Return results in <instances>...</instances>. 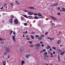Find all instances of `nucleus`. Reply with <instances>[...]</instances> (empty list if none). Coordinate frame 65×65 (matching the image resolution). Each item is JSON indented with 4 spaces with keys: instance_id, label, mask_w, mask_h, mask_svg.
Instances as JSON below:
<instances>
[{
    "instance_id": "obj_1",
    "label": "nucleus",
    "mask_w": 65,
    "mask_h": 65,
    "mask_svg": "<svg viewBox=\"0 0 65 65\" xmlns=\"http://www.w3.org/2000/svg\"><path fill=\"white\" fill-rule=\"evenodd\" d=\"M25 50V48L24 46H22L19 48V50L20 52H22L24 51Z\"/></svg>"
},
{
    "instance_id": "obj_2",
    "label": "nucleus",
    "mask_w": 65,
    "mask_h": 65,
    "mask_svg": "<svg viewBox=\"0 0 65 65\" xmlns=\"http://www.w3.org/2000/svg\"><path fill=\"white\" fill-rule=\"evenodd\" d=\"M35 45L36 46H37L38 47H40L41 46V45H40V44H39V43H37L35 44Z\"/></svg>"
},
{
    "instance_id": "obj_3",
    "label": "nucleus",
    "mask_w": 65,
    "mask_h": 65,
    "mask_svg": "<svg viewBox=\"0 0 65 65\" xmlns=\"http://www.w3.org/2000/svg\"><path fill=\"white\" fill-rule=\"evenodd\" d=\"M15 24V25L18 24V21L17 19H15L14 20Z\"/></svg>"
},
{
    "instance_id": "obj_4",
    "label": "nucleus",
    "mask_w": 65,
    "mask_h": 65,
    "mask_svg": "<svg viewBox=\"0 0 65 65\" xmlns=\"http://www.w3.org/2000/svg\"><path fill=\"white\" fill-rule=\"evenodd\" d=\"M50 17L52 18V19H53L54 20H57V19L54 17L50 16Z\"/></svg>"
},
{
    "instance_id": "obj_5",
    "label": "nucleus",
    "mask_w": 65,
    "mask_h": 65,
    "mask_svg": "<svg viewBox=\"0 0 65 65\" xmlns=\"http://www.w3.org/2000/svg\"><path fill=\"white\" fill-rule=\"evenodd\" d=\"M30 55L29 54V55H25V57L26 58H28L29 57H30Z\"/></svg>"
},
{
    "instance_id": "obj_6",
    "label": "nucleus",
    "mask_w": 65,
    "mask_h": 65,
    "mask_svg": "<svg viewBox=\"0 0 65 65\" xmlns=\"http://www.w3.org/2000/svg\"><path fill=\"white\" fill-rule=\"evenodd\" d=\"M28 19H33V17L32 16H28Z\"/></svg>"
},
{
    "instance_id": "obj_7",
    "label": "nucleus",
    "mask_w": 65,
    "mask_h": 65,
    "mask_svg": "<svg viewBox=\"0 0 65 65\" xmlns=\"http://www.w3.org/2000/svg\"><path fill=\"white\" fill-rule=\"evenodd\" d=\"M13 20V19H10V20L9 21V23H10V24H12Z\"/></svg>"
},
{
    "instance_id": "obj_8",
    "label": "nucleus",
    "mask_w": 65,
    "mask_h": 65,
    "mask_svg": "<svg viewBox=\"0 0 65 65\" xmlns=\"http://www.w3.org/2000/svg\"><path fill=\"white\" fill-rule=\"evenodd\" d=\"M57 50L58 52H59V53H61L62 52V51H61L60 49H57Z\"/></svg>"
},
{
    "instance_id": "obj_9",
    "label": "nucleus",
    "mask_w": 65,
    "mask_h": 65,
    "mask_svg": "<svg viewBox=\"0 0 65 65\" xmlns=\"http://www.w3.org/2000/svg\"><path fill=\"white\" fill-rule=\"evenodd\" d=\"M46 48L47 50L48 49L51 48V46H50L49 45H47V47H46Z\"/></svg>"
},
{
    "instance_id": "obj_10",
    "label": "nucleus",
    "mask_w": 65,
    "mask_h": 65,
    "mask_svg": "<svg viewBox=\"0 0 65 65\" xmlns=\"http://www.w3.org/2000/svg\"><path fill=\"white\" fill-rule=\"evenodd\" d=\"M24 64H25V61H24V60H22L21 65H24Z\"/></svg>"
},
{
    "instance_id": "obj_11",
    "label": "nucleus",
    "mask_w": 65,
    "mask_h": 65,
    "mask_svg": "<svg viewBox=\"0 0 65 65\" xmlns=\"http://www.w3.org/2000/svg\"><path fill=\"white\" fill-rule=\"evenodd\" d=\"M61 42V40H58L57 42V44H59Z\"/></svg>"
},
{
    "instance_id": "obj_12",
    "label": "nucleus",
    "mask_w": 65,
    "mask_h": 65,
    "mask_svg": "<svg viewBox=\"0 0 65 65\" xmlns=\"http://www.w3.org/2000/svg\"><path fill=\"white\" fill-rule=\"evenodd\" d=\"M28 8L30 9H35V8L33 7H29Z\"/></svg>"
},
{
    "instance_id": "obj_13",
    "label": "nucleus",
    "mask_w": 65,
    "mask_h": 65,
    "mask_svg": "<svg viewBox=\"0 0 65 65\" xmlns=\"http://www.w3.org/2000/svg\"><path fill=\"white\" fill-rule=\"evenodd\" d=\"M65 51H64L63 52H61V56H63L64 54V53H65Z\"/></svg>"
},
{
    "instance_id": "obj_14",
    "label": "nucleus",
    "mask_w": 65,
    "mask_h": 65,
    "mask_svg": "<svg viewBox=\"0 0 65 65\" xmlns=\"http://www.w3.org/2000/svg\"><path fill=\"white\" fill-rule=\"evenodd\" d=\"M13 39L14 41H15V36H13Z\"/></svg>"
},
{
    "instance_id": "obj_15",
    "label": "nucleus",
    "mask_w": 65,
    "mask_h": 65,
    "mask_svg": "<svg viewBox=\"0 0 65 65\" xmlns=\"http://www.w3.org/2000/svg\"><path fill=\"white\" fill-rule=\"evenodd\" d=\"M42 39V38L41 37H40L38 39V40H41Z\"/></svg>"
},
{
    "instance_id": "obj_16",
    "label": "nucleus",
    "mask_w": 65,
    "mask_h": 65,
    "mask_svg": "<svg viewBox=\"0 0 65 65\" xmlns=\"http://www.w3.org/2000/svg\"><path fill=\"white\" fill-rule=\"evenodd\" d=\"M44 56L46 58H48V57H49V55H45Z\"/></svg>"
},
{
    "instance_id": "obj_17",
    "label": "nucleus",
    "mask_w": 65,
    "mask_h": 65,
    "mask_svg": "<svg viewBox=\"0 0 65 65\" xmlns=\"http://www.w3.org/2000/svg\"><path fill=\"white\" fill-rule=\"evenodd\" d=\"M23 16H24V17H25V18H27V19L28 18V16L27 17L26 15H23Z\"/></svg>"
},
{
    "instance_id": "obj_18",
    "label": "nucleus",
    "mask_w": 65,
    "mask_h": 65,
    "mask_svg": "<svg viewBox=\"0 0 65 65\" xmlns=\"http://www.w3.org/2000/svg\"><path fill=\"white\" fill-rule=\"evenodd\" d=\"M34 18L35 19H39V18L37 16H35Z\"/></svg>"
},
{
    "instance_id": "obj_19",
    "label": "nucleus",
    "mask_w": 65,
    "mask_h": 65,
    "mask_svg": "<svg viewBox=\"0 0 65 65\" xmlns=\"http://www.w3.org/2000/svg\"><path fill=\"white\" fill-rule=\"evenodd\" d=\"M7 52H5L4 54V56H5L6 55H7Z\"/></svg>"
},
{
    "instance_id": "obj_20",
    "label": "nucleus",
    "mask_w": 65,
    "mask_h": 65,
    "mask_svg": "<svg viewBox=\"0 0 65 65\" xmlns=\"http://www.w3.org/2000/svg\"><path fill=\"white\" fill-rule=\"evenodd\" d=\"M52 48L55 50H56V48L55 47L53 46L52 47Z\"/></svg>"
},
{
    "instance_id": "obj_21",
    "label": "nucleus",
    "mask_w": 65,
    "mask_h": 65,
    "mask_svg": "<svg viewBox=\"0 0 65 65\" xmlns=\"http://www.w3.org/2000/svg\"><path fill=\"white\" fill-rule=\"evenodd\" d=\"M47 39H49L51 40H52V39L50 37H48L47 38H46Z\"/></svg>"
},
{
    "instance_id": "obj_22",
    "label": "nucleus",
    "mask_w": 65,
    "mask_h": 65,
    "mask_svg": "<svg viewBox=\"0 0 65 65\" xmlns=\"http://www.w3.org/2000/svg\"><path fill=\"white\" fill-rule=\"evenodd\" d=\"M10 18H14V16L13 15H11Z\"/></svg>"
},
{
    "instance_id": "obj_23",
    "label": "nucleus",
    "mask_w": 65,
    "mask_h": 65,
    "mask_svg": "<svg viewBox=\"0 0 65 65\" xmlns=\"http://www.w3.org/2000/svg\"><path fill=\"white\" fill-rule=\"evenodd\" d=\"M62 11H65V8H62Z\"/></svg>"
},
{
    "instance_id": "obj_24",
    "label": "nucleus",
    "mask_w": 65,
    "mask_h": 65,
    "mask_svg": "<svg viewBox=\"0 0 65 65\" xmlns=\"http://www.w3.org/2000/svg\"><path fill=\"white\" fill-rule=\"evenodd\" d=\"M10 32H11L10 35H11V34H12V32H13V31L11 30L10 31Z\"/></svg>"
},
{
    "instance_id": "obj_25",
    "label": "nucleus",
    "mask_w": 65,
    "mask_h": 65,
    "mask_svg": "<svg viewBox=\"0 0 65 65\" xmlns=\"http://www.w3.org/2000/svg\"><path fill=\"white\" fill-rule=\"evenodd\" d=\"M30 36L32 39H34V36H32V35H30Z\"/></svg>"
},
{
    "instance_id": "obj_26",
    "label": "nucleus",
    "mask_w": 65,
    "mask_h": 65,
    "mask_svg": "<svg viewBox=\"0 0 65 65\" xmlns=\"http://www.w3.org/2000/svg\"><path fill=\"white\" fill-rule=\"evenodd\" d=\"M7 52H10V50H9V49L7 50Z\"/></svg>"
},
{
    "instance_id": "obj_27",
    "label": "nucleus",
    "mask_w": 65,
    "mask_h": 65,
    "mask_svg": "<svg viewBox=\"0 0 65 65\" xmlns=\"http://www.w3.org/2000/svg\"><path fill=\"white\" fill-rule=\"evenodd\" d=\"M44 55H47V53L46 52H45L44 53Z\"/></svg>"
},
{
    "instance_id": "obj_28",
    "label": "nucleus",
    "mask_w": 65,
    "mask_h": 65,
    "mask_svg": "<svg viewBox=\"0 0 65 65\" xmlns=\"http://www.w3.org/2000/svg\"><path fill=\"white\" fill-rule=\"evenodd\" d=\"M3 65H6V62H3Z\"/></svg>"
},
{
    "instance_id": "obj_29",
    "label": "nucleus",
    "mask_w": 65,
    "mask_h": 65,
    "mask_svg": "<svg viewBox=\"0 0 65 65\" xmlns=\"http://www.w3.org/2000/svg\"><path fill=\"white\" fill-rule=\"evenodd\" d=\"M23 11H24V12H28V10H23Z\"/></svg>"
},
{
    "instance_id": "obj_30",
    "label": "nucleus",
    "mask_w": 65,
    "mask_h": 65,
    "mask_svg": "<svg viewBox=\"0 0 65 65\" xmlns=\"http://www.w3.org/2000/svg\"><path fill=\"white\" fill-rule=\"evenodd\" d=\"M35 36L36 37H37V38H38L39 37V36L38 35H36Z\"/></svg>"
},
{
    "instance_id": "obj_31",
    "label": "nucleus",
    "mask_w": 65,
    "mask_h": 65,
    "mask_svg": "<svg viewBox=\"0 0 65 65\" xmlns=\"http://www.w3.org/2000/svg\"><path fill=\"white\" fill-rule=\"evenodd\" d=\"M60 14H61V13H60V12L58 13H57V15H60Z\"/></svg>"
},
{
    "instance_id": "obj_32",
    "label": "nucleus",
    "mask_w": 65,
    "mask_h": 65,
    "mask_svg": "<svg viewBox=\"0 0 65 65\" xmlns=\"http://www.w3.org/2000/svg\"><path fill=\"white\" fill-rule=\"evenodd\" d=\"M0 40H5V39H2L1 38V37H0Z\"/></svg>"
},
{
    "instance_id": "obj_33",
    "label": "nucleus",
    "mask_w": 65,
    "mask_h": 65,
    "mask_svg": "<svg viewBox=\"0 0 65 65\" xmlns=\"http://www.w3.org/2000/svg\"><path fill=\"white\" fill-rule=\"evenodd\" d=\"M58 4V3H56L55 4H54V6H56V5H57Z\"/></svg>"
},
{
    "instance_id": "obj_34",
    "label": "nucleus",
    "mask_w": 65,
    "mask_h": 65,
    "mask_svg": "<svg viewBox=\"0 0 65 65\" xmlns=\"http://www.w3.org/2000/svg\"><path fill=\"white\" fill-rule=\"evenodd\" d=\"M52 25H53V26H55V24L54 23H52Z\"/></svg>"
},
{
    "instance_id": "obj_35",
    "label": "nucleus",
    "mask_w": 65,
    "mask_h": 65,
    "mask_svg": "<svg viewBox=\"0 0 65 65\" xmlns=\"http://www.w3.org/2000/svg\"><path fill=\"white\" fill-rule=\"evenodd\" d=\"M30 47H33V45H31L30 46Z\"/></svg>"
},
{
    "instance_id": "obj_36",
    "label": "nucleus",
    "mask_w": 65,
    "mask_h": 65,
    "mask_svg": "<svg viewBox=\"0 0 65 65\" xmlns=\"http://www.w3.org/2000/svg\"><path fill=\"white\" fill-rule=\"evenodd\" d=\"M21 20H22V21H24V18H23V17H21Z\"/></svg>"
},
{
    "instance_id": "obj_37",
    "label": "nucleus",
    "mask_w": 65,
    "mask_h": 65,
    "mask_svg": "<svg viewBox=\"0 0 65 65\" xmlns=\"http://www.w3.org/2000/svg\"><path fill=\"white\" fill-rule=\"evenodd\" d=\"M31 12H28V14L29 15H30Z\"/></svg>"
},
{
    "instance_id": "obj_38",
    "label": "nucleus",
    "mask_w": 65,
    "mask_h": 65,
    "mask_svg": "<svg viewBox=\"0 0 65 65\" xmlns=\"http://www.w3.org/2000/svg\"><path fill=\"white\" fill-rule=\"evenodd\" d=\"M34 15H37V14L36 13H34Z\"/></svg>"
},
{
    "instance_id": "obj_39",
    "label": "nucleus",
    "mask_w": 65,
    "mask_h": 65,
    "mask_svg": "<svg viewBox=\"0 0 65 65\" xmlns=\"http://www.w3.org/2000/svg\"><path fill=\"white\" fill-rule=\"evenodd\" d=\"M46 51V49H44L43 50V52H45Z\"/></svg>"
},
{
    "instance_id": "obj_40",
    "label": "nucleus",
    "mask_w": 65,
    "mask_h": 65,
    "mask_svg": "<svg viewBox=\"0 0 65 65\" xmlns=\"http://www.w3.org/2000/svg\"><path fill=\"white\" fill-rule=\"evenodd\" d=\"M1 43V44H4V42H2Z\"/></svg>"
},
{
    "instance_id": "obj_41",
    "label": "nucleus",
    "mask_w": 65,
    "mask_h": 65,
    "mask_svg": "<svg viewBox=\"0 0 65 65\" xmlns=\"http://www.w3.org/2000/svg\"><path fill=\"white\" fill-rule=\"evenodd\" d=\"M33 14H34L32 12H30V15H33Z\"/></svg>"
},
{
    "instance_id": "obj_42",
    "label": "nucleus",
    "mask_w": 65,
    "mask_h": 65,
    "mask_svg": "<svg viewBox=\"0 0 65 65\" xmlns=\"http://www.w3.org/2000/svg\"><path fill=\"white\" fill-rule=\"evenodd\" d=\"M38 15H39V16H40L41 17V16H42V14H38Z\"/></svg>"
},
{
    "instance_id": "obj_43",
    "label": "nucleus",
    "mask_w": 65,
    "mask_h": 65,
    "mask_svg": "<svg viewBox=\"0 0 65 65\" xmlns=\"http://www.w3.org/2000/svg\"><path fill=\"white\" fill-rule=\"evenodd\" d=\"M45 34L46 35H47V34H48V32H46Z\"/></svg>"
},
{
    "instance_id": "obj_44",
    "label": "nucleus",
    "mask_w": 65,
    "mask_h": 65,
    "mask_svg": "<svg viewBox=\"0 0 65 65\" xmlns=\"http://www.w3.org/2000/svg\"><path fill=\"white\" fill-rule=\"evenodd\" d=\"M41 46H42V47H44V44H42L41 45Z\"/></svg>"
},
{
    "instance_id": "obj_45",
    "label": "nucleus",
    "mask_w": 65,
    "mask_h": 65,
    "mask_svg": "<svg viewBox=\"0 0 65 65\" xmlns=\"http://www.w3.org/2000/svg\"><path fill=\"white\" fill-rule=\"evenodd\" d=\"M29 42L30 43V44L32 43H33L31 41H29Z\"/></svg>"
},
{
    "instance_id": "obj_46",
    "label": "nucleus",
    "mask_w": 65,
    "mask_h": 65,
    "mask_svg": "<svg viewBox=\"0 0 65 65\" xmlns=\"http://www.w3.org/2000/svg\"><path fill=\"white\" fill-rule=\"evenodd\" d=\"M55 5H52L51 6V7H53V6H54Z\"/></svg>"
},
{
    "instance_id": "obj_47",
    "label": "nucleus",
    "mask_w": 65,
    "mask_h": 65,
    "mask_svg": "<svg viewBox=\"0 0 65 65\" xmlns=\"http://www.w3.org/2000/svg\"><path fill=\"white\" fill-rule=\"evenodd\" d=\"M15 2L16 3H18V1H15Z\"/></svg>"
},
{
    "instance_id": "obj_48",
    "label": "nucleus",
    "mask_w": 65,
    "mask_h": 65,
    "mask_svg": "<svg viewBox=\"0 0 65 65\" xmlns=\"http://www.w3.org/2000/svg\"><path fill=\"white\" fill-rule=\"evenodd\" d=\"M32 34H35V32H32Z\"/></svg>"
},
{
    "instance_id": "obj_49",
    "label": "nucleus",
    "mask_w": 65,
    "mask_h": 65,
    "mask_svg": "<svg viewBox=\"0 0 65 65\" xmlns=\"http://www.w3.org/2000/svg\"><path fill=\"white\" fill-rule=\"evenodd\" d=\"M6 3L3 6H6Z\"/></svg>"
},
{
    "instance_id": "obj_50",
    "label": "nucleus",
    "mask_w": 65,
    "mask_h": 65,
    "mask_svg": "<svg viewBox=\"0 0 65 65\" xmlns=\"http://www.w3.org/2000/svg\"><path fill=\"white\" fill-rule=\"evenodd\" d=\"M24 24L25 26H27V23H24Z\"/></svg>"
},
{
    "instance_id": "obj_51",
    "label": "nucleus",
    "mask_w": 65,
    "mask_h": 65,
    "mask_svg": "<svg viewBox=\"0 0 65 65\" xmlns=\"http://www.w3.org/2000/svg\"><path fill=\"white\" fill-rule=\"evenodd\" d=\"M13 34H14V35H15L16 33H15V32H13Z\"/></svg>"
},
{
    "instance_id": "obj_52",
    "label": "nucleus",
    "mask_w": 65,
    "mask_h": 65,
    "mask_svg": "<svg viewBox=\"0 0 65 65\" xmlns=\"http://www.w3.org/2000/svg\"><path fill=\"white\" fill-rule=\"evenodd\" d=\"M41 18L42 19H44V17L43 16H42L41 17Z\"/></svg>"
},
{
    "instance_id": "obj_53",
    "label": "nucleus",
    "mask_w": 65,
    "mask_h": 65,
    "mask_svg": "<svg viewBox=\"0 0 65 65\" xmlns=\"http://www.w3.org/2000/svg\"><path fill=\"white\" fill-rule=\"evenodd\" d=\"M10 4L11 5V6H13V4L12 3H11Z\"/></svg>"
},
{
    "instance_id": "obj_54",
    "label": "nucleus",
    "mask_w": 65,
    "mask_h": 65,
    "mask_svg": "<svg viewBox=\"0 0 65 65\" xmlns=\"http://www.w3.org/2000/svg\"><path fill=\"white\" fill-rule=\"evenodd\" d=\"M41 36H42V37H44V36L43 35H41Z\"/></svg>"
},
{
    "instance_id": "obj_55",
    "label": "nucleus",
    "mask_w": 65,
    "mask_h": 65,
    "mask_svg": "<svg viewBox=\"0 0 65 65\" xmlns=\"http://www.w3.org/2000/svg\"><path fill=\"white\" fill-rule=\"evenodd\" d=\"M9 57H10V56L9 55L7 57V58H8V59H9Z\"/></svg>"
},
{
    "instance_id": "obj_56",
    "label": "nucleus",
    "mask_w": 65,
    "mask_h": 65,
    "mask_svg": "<svg viewBox=\"0 0 65 65\" xmlns=\"http://www.w3.org/2000/svg\"><path fill=\"white\" fill-rule=\"evenodd\" d=\"M26 39H27V40H29L30 39H29V38H26Z\"/></svg>"
},
{
    "instance_id": "obj_57",
    "label": "nucleus",
    "mask_w": 65,
    "mask_h": 65,
    "mask_svg": "<svg viewBox=\"0 0 65 65\" xmlns=\"http://www.w3.org/2000/svg\"><path fill=\"white\" fill-rule=\"evenodd\" d=\"M50 65H53L52 63H50Z\"/></svg>"
},
{
    "instance_id": "obj_58",
    "label": "nucleus",
    "mask_w": 65,
    "mask_h": 65,
    "mask_svg": "<svg viewBox=\"0 0 65 65\" xmlns=\"http://www.w3.org/2000/svg\"><path fill=\"white\" fill-rule=\"evenodd\" d=\"M53 54H56V53H55V52H53Z\"/></svg>"
},
{
    "instance_id": "obj_59",
    "label": "nucleus",
    "mask_w": 65,
    "mask_h": 65,
    "mask_svg": "<svg viewBox=\"0 0 65 65\" xmlns=\"http://www.w3.org/2000/svg\"><path fill=\"white\" fill-rule=\"evenodd\" d=\"M58 59H60V57H59V55H58Z\"/></svg>"
},
{
    "instance_id": "obj_60",
    "label": "nucleus",
    "mask_w": 65,
    "mask_h": 65,
    "mask_svg": "<svg viewBox=\"0 0 65 65\" xmlns=\"http://www.w3.org/2000/svg\"><path fill=\"white\" fill-rule=\"evenodd\" d=\"M40 43H41V44H42L43 43V42H40Z\"/></svg>"
},
{
    "instance_id": "obj_61",
    "label": "nucleus",
    "mask_w": 65,
    "mask_h": 65,
    "mask_svg": "<svg viewBox=\"0 0 65 65\" xmlns=\"http://www.w3.org/2000/svg\"><path fill=\"white\" fill-rule=\"evenodd\" d=\"M25 33H28V31H26Z\"/></svg>"
},
{
    "instance_id": "obj_62",
    "label": "nucleus",
    "mask_w": 65,
    "mask_h": 65,
    "mask_svg": "<svg viewBox=\"0 0 65 65\" xmlns=\"http://www.w3.org/2000/svg\"><path fill=\"white\" fill-rule=\"evenodd\" d=\"M3 8V7H2L1 8V9H2Z\"/></svg>"
},
{
    "instance_id": "obj_63",
    "label": "nucleus",
    "mask_w": 65,
    "mask_h": 65,
    "mask_svg": "<svg viewBox=\"0 0 65 65\" xmlns=\"http://www.w3.org/2000/svg\"><path fill=\"white\" fill-rule=\"evenodd\" d=\"M50 55H53V53H52L50 54Z\"/></svg>"
},
{
    "instance_id": "obj_64",
    "label": "nucleus",
    "mask_w": 65,
    "mask_h": 65,
    "mask_svg": "<svg viewBox=\"0 0 65 65\" xmlns=\"http://www.w3.org/2000/svg\"><path fill=\"white\" fill-rule=\"evenodd\" d=\"M50 51H52V48L50 49Z\"/></svg>"
}]
</instances>
